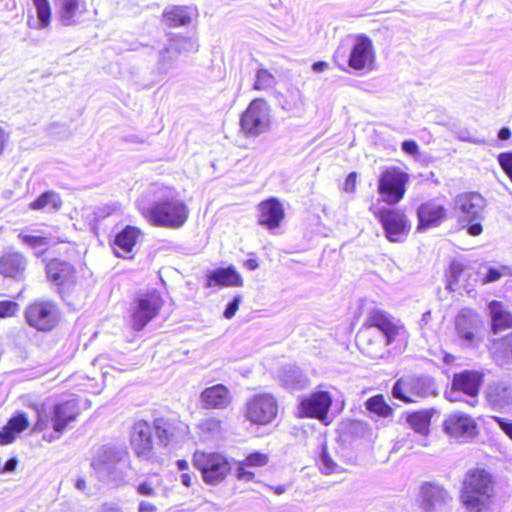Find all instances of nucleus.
Returning <instances> with one entry per match:
<instances>
[{
    "label": "nucleus",
    "mask_w": 512,
    "mask_h": 512,
    "mask_svg": "<svg viewBox=\"0 0 512 512\" xmlns=\"http://www.w3.org/2000/svg\"><path fill=\"white\" fill-rule=\"evenodd\" d=\"M200 398L204 407L211 409H225L232 401L230 390L223 384H216L204 389Z\"/></svg>",
    "instance_id": "nucleus-24"
},
{
    "label": "nucleus",
    "mask_w": 512,
    "mask_h": 512,
    "mask_svg": "<svg viewBox=\"0 0 512 512\" xmlns=\"http://www.w3.org/2000/svg\"><path fill=\"white\" fill-rule=\"evenodd\" d=\"M177 56L178 54L175 52L167 53L166 47L163 50H160L159 60L157 63L158 70L162 73L168 72L171 68H173Z\"/></svg>",
    "instance_id": "nucleus-42"
},
{
    "label": "nucleus",
    "mask_w": 512,
    "mask_h": 512,
    "mask_svg": "<svg viewBox=\"0 0 512 512\" xmlns=\"http://www.w3.org/2000/svg\"><path fill=\"white\" fill-rule=\"evenodd\" d=\"M420 498L421 507L426 512L438 511L451 500L445 489L433 483L421 486Z\"/></svg>",
    "instance_id": "nucleus-22"
},
{
    "label": "nucleus",
    "mask_w": 512,
    "mask_h": 512,
    "mask_svg": "<svg viewBox=\"0 0 512 512\" xmlns=\"http://www.w3.org/2000/svg\"><path fill=\"white\" fill-rule=\"evenodd\" d=\"M47 278L55 285L62 288H69L76 282V271L74 267L59 259H53L46 265Z\"/></svg>",
    "instance_id": "nucleus-21"
},
{
    "label": "nucleus",
    "mask_w": 512,
    "mask_h": 512,
    "mask_svg": "<svg viewBox=\"0 0 512 512\" xmlns=\"http://www.w3.org/2000/svg\"><path fill=\"white\" fill-rule=\"evenodd\" d=\"M196 9L190 6H168L163 12V22L170 27L188 25Z\"/></svg>",
    "instance_id": "nucleus-29"
},
{
    "label": "nucleus",
    "mask_w": 512,
    "mask_h": 512,
    "mask_svg": "<svg viewBox=\"0 0 512 512\" xmlns=\"http://www.w3.org/2000/svg\"><path fill=\"white\" fill-rule=\"evenodd\" d=\"M140 234L141 231L137 227L128 225L115 236L114 244L125 253H129L135 246Z\"/></svg>",
    "instance_id": "nucleus-36"
},
{
    "label": "nucleus",
    "mask_w": 512,
    "mask_h": 512,
    "mask_svg": "<svg viewBox=\"0 0 512 512\" xmlns=\"http://www.w3.org/2000/svg\"><path fill=\"white\" fill-rule=\"evenodd\" d=\"M8 142V135L4 129L0 127V156L3 154L6 144Z\"/></svg>",
    "instance_id": "nucleus-62"
},
{
    "label": "nucleus",
    "mask_w": 512,
    "mask_h": 512,
    "mask_svg": "<svg viewBox=\"0 0 512 512\" xmlns=\"http://www.w3.org/2000/svg\"><path fill=\"white\" fill-rule=\"evenodd\" d=\"M498 162L512 182V151L499 154Z\"/></svg>",
    "instance_id": "nucleus-50"
},
{
    "label": "nucleus",
    "mask_w": 512,
    "mask_h": 512,
    "mask_svg": "<svg viewBox=\"0 0 512 512\" xmlns=\"http://www.w3.org/2000/svg\"><path fill=\"white\" fill-rule=\"evenodd\" d=\"M193 465L201 472L205 483L217 485L231 471L228 459L217 452L196 451L193 455Z\"/></svg>",
    "instance_id": "nucleus-7"
},
{
    "label": "nucleus",
    "mask_w": 512,
    "mask_h": 512,
    "mask_svg": "<svg viewBox=\"0 0 512 512\" xmlns=\"http://www.w3.org/2000/svg\"><path fill=\"white\" fill-rule=\"evenodd\" d=\"M481 328L478 314L470 309H463L455 319L456 334L463 347L473 348L479 345L482 340Z\"/></svg>",
    "instance_id": "nucleus-13"
},
{
    "label": "nucleus",
    "mask_w": 512,
    "mask_h": 512,
    "mask_svg": "<svg viewBox=\"0 0 512 512\" xmlns=\"http://www.w3.org/2000/svg\"><path fill=\"white\" fill-rule=\"evenodd\" d=\"M491 418L499 426L503 433H505V435L512 440V420L499 416H492Z\"/></svg>",
    "instance_id": "nucleus-52"
},
{
    "label": "nucleus",
    "mask_w": 512,
    "mask_h": 512,
    "mask_svg": "<svg viewBox=\"0 0 512 512\" xmlns=\"http://www.w3.org/2000/svg\"><path fill=\"white\" fill-rule=\"evenodd\" d=\"M489 401L499 407L505 408L512 405V389L497 385L490 389L488 393Z\"/></svg>",
    "instance_id": "nucleus-37"
},
{
    "label": "nucleus",
    "mask_w": 512,
    "mask_h": 512,
    "mask_svg": "<svg viewBox=\"0 0 512 512\" xmlns=\"http://www.w3.org/2000/svg\"><path fill=\"white\" fill-rule=\"evenodd\" d=\"M25 318L31 327L39 331H49L57 323V308L52 302L37 301L26 308Z\"/></svg>",
    "instance_id": "nucleus-16"
},
{
    "label": "nucleus",
    "mask_w": 512,
    "mask_h": 512,
    "mask_svg": "<svg viewBox=\"0 0 512 512\" xmlns=\"http://www.w3.org/2000/svg\"><path fill=\"white\" fill-rule=\"evenodd\" d=\"M443 429L450 438L459 442H467L478 434L475 419L463 412L449 414L443 422Z\"/></svg>",
    "instance_id": "nucleus-15"
},
{
    "label": "nucleus",
    "mask_w": 512,
    "mask_h": 512,
    "mask_svg": "<svg viewBox=\"0 0 512 512\" xmlns=\"http://www.w3.org/2000/svg\"><path fill=\"white\" fill-rule=\"evenodd\" d=\"M268 456L264 453L254 452L244 459V464L251 467H263L268 463Z\"/></svg>",
    "instance_id": "nucleus-46"
},
{
    "label": "nucleus",
    "mask_w": 512,
    "mask_h": 512,
    "mask_svg": "<svg viewBox=\"0 0 512 512\" xmlns=\"http://www.w3.org/2000/svg\"><path fill=\"white\" fill-rule=\"evenodd\" d=\"M259 224L269 229L277 228L284 217V209L276 198H269L259 204Z\"/></svg>",
    "instance_id": "nucleus-25"
},
{
    "label": "nucleus",
    "mask_w": 512,
    "mask_h": 512,
    "mask_svg": "<svg viewBox=\"0 0 512 512\" xmlns=\"http://www.w3.org/2000/svg\"><path fill=\"white\" fill-rule=\"evenodd\" d=\"M242 301V298L240 295H236L227 305H226V308L224 310V317L226 319H231L235 313L237 312L238 308H239V305Z\"/></svg>",
    "instance_id": "nucleus-53"
},
{
    "label": "nucleus",
    "mask_w": 512,
    "mask_h": 512,
    "mask_svg": "<svg viewBox=\"0 0 512 512\" xmlns=\"http://www.w3.org/2000/svg\"><path fill=\"white\" fill-rule=\"evenodd\" d=\"M34 410L37 421L34 430L43 431L48 427H52L56 435H45L44 439L52 441L60 437L68 424L76 420L79 415L80 408L76 399H70L62 403L47 408L45 405H36Z\"/></svg>",
    "instance_id": "nucleus-3"
},
{
    "label": "nucleus",
    "mask_w": 512,
    "mask_h": 512,
    "mask_svg": "<svg viewBox=\"0 0 512 512\" xmlns=\"http://www.w3.org/2000/svg\"><path fill=\"white\" fill-rule=\"evenodd\" d=\"M276 84L275 77L266 69H259L254 83L255 90H267Z\"/></svg>",
    "instance_id": "nucleus-41"
},
{
    "label": "nucleus",
    "mask_w": 512,
    "mask_h": 512,
    "mask_svg": "<svg viewBox=\"0 0 512 512\" xmlns=\"http://www.w3.org/2000/svg\"><path fill=\"white\" fill-rule=\"evenodd\" d=\"M401 147L402 150L409 155H416L419 152L418 144L413 140H405Z\"/></svg>",
    "instance_id": "nucleus-57"
},
{
    "label": "nucleus",
    "mask_w": 512,
    "mask_h": 512,
    "mask_svg": "<svg viewBox=\"0 0 512 512\" xmlns=\"http://www.w3.org/2000/svg\"><path fill=\"white\" fill-rule=\"evenodd\" d=\"M96 477L105 483H119L124 480L129 467V455L122 446L103 445L91 460Z\"/></svg>",
    "instance_id": "nucleus-2"
},
{
    "label": "nucleus",
    "mask_w": 512,
    "mask_h": 512,
    "mask_svg": "<svg viewBox=\"0 0 512 512\" xmlns=\"http://www.w3.org/2000/svg\"><path fill=\"white\" fill-rule=\"evenodd\" d=\"M366 408L381 417L392 414V408L385 402L383 395H375L366 401Z\"/></svg>",
    "instance_id": "nucleus-39"
},
{
    "label": "nucleus",
    "mask_w": 512,
    "mask_h": 512,
    "mask_svg": "<svg viewBox=\"0 0 512 512\" xmlns=\"http://www.w3.org/2000/svg\"><path fill=\"white\" fill-rule=\"evenodd\" d=\"M500 348L507 358L512 359V332L502 339Z\"/></svg>",
    "instance_id": "nucleus-54"
},
{
    "label": "nucleus",
    "mask_w": 512,
    "mask_h": 512,
    "mask_svg": "<svg viewBox=\"0 0 512 512\" xmlns=\"http://www.w3.org/2000/svg\"><path fill=\"white\" fill-rule=\"evenodd\" d=\"M376 334L380 336L378 344L387 346L392 344L399 336L404 334L402 326L398 325L393 318L381 310H373L367 319V327L357 335V341L360 345L372 344L370 336Z\"/></svg>",
    "instance_id": "nucleus-5"
},
{
    "label": "nucleus",
    "mask_w": 512,
    "mask_h": 512,
    "mask_svg": "<svg viewBox=\"0 0 512 512\" xmlns=\"http://www.w3.org/2000/svg\"><path fill=\"white\" fill-rule=\"evenodd\" d=\"M19 310V305L11 300L0 301V318L14 316Z\"/></svg>",
    "instance_id": "nucleus-48"
},
{
    "label": "nucleus",
    "mask_w": 512,
    "mask_h": 512,
    "mask_svg": "<svg viewBox=\"0 0 512 512\" xmlns=\"http://www.w3.org/2000/svg\"><path fill=\"white\" fill-rule=\"evenodd\" d=\"M445 208L435 202L423 203L417 210L418 230L423 231L439 225L445 218Z\"/></svg>",
    "instance_id": "nucleus-27"
},
{
    "label": "nucleus",
    "mask_w": 512,
    "mask_h": 512,
    "mask_svg": "<svg viewBox=\"0 0 512 512\" xmlns=\"http://www.w3.org/2000/svg\"><path fill=\"white\" fill-rule=\"evenodd\" d=\"M435 392V383L430 377H404L392 388L394 398L403 402H414L413 396L426 397Z\"/></svg>",
    "instance_id": "nucleus-12"
},
{
    "label": "nucleus",
    "mask_w": 512,
    "mask_h": 512,
    "mask_svg": "<svg viewBox=\"0 0 512 512\" xmlns=\"http://www.w3.org/2000/svg\"><path fill=\"white\" fill-rule=\"evenodd\" d=\"M409 175L397 167H389L383 170L378 180V193L381 199L395 205L402 200L406 192V184Z\"/></svg>",
    "instance_id": "nucleus-8"
},
{
    "label": "nucleus",
    "mask_w": 512,
    "mask_h": 512,
    "mask_svg": "<svg viewBox=\"0 0 512 512\" xmlns=\"http://www.w3.org/2000/svg\"><path fill=\"white\" fill-rule=\"evenodd\" d=\"M281 381L288 389H301L307 385V378L296 366H285L281 373Z\"/></svg>",
    "instance_id": "nucleus-34"
},
{
    "label": "nucleus",
    "mask_w": 512,
    "mask_h": 512,
    "mask_svg": "<svg viewBox=\"0 0 512 512\" xmlns=\"http://www.w3.org/2000/svg\"><path fill=\"white\" fill-rule=\"evenodd\" d=\"M18 238L32 249H44L48 245V239L42 236L20 233Z\"/></svg>",
    "instance_id": "nucleus-44"
},
{
    "label": "nucleus",
    "mask_w": 512,
    "mask_h": 512,
    "mask_svg": "<svg viewBox=\"0 0 512 512\" xmlns=\"http://www.w3.org/2000/svg\"><path fill=\"white\" fill-rule=\"evenodd\" d=\"M488 308L494 334H498L502 330L512 327V313L507 311L501 302L494 300L489 303Z\"/></svg>",
    "instance_id": "nucleus-31"
},
{
    "label": "nucleus",
    "mask_w": 512,
    "mask_h": 512,
    "mask_svg": "<svg viewBox=\"0 0 512 512\" xmlns=\"http://www.w3.org/2000/svg\"><path fill=\"white\" fill-rule=\"evenodd\" d=\"M131 446L139 457L148 458L153 450L152 427L147 421L134 423L130 434Z\"/></svg>",
    "instance_id": "nucleus-19"
},
{
    "label": "nucleus",
    "mask_w": 512,
    "mask_h": 512,
    "mask_svg": "<svg viewBox=\"0 0 512 512\" xmlns=\"http://www.w3.org/2000/svg\"><path fill=\"white\" fill-rule=\"evenodd\" d=\"M156 511H157L156 506L149 502L141 501L139 503L138 512H156Z\"/></svg>",
    "instance_id": "nucleus-60"
},
{
    "label": "nucleus",
    "mask_w": 512,
    "mask_h": 512,
    "mask_svg": "<svg viewBox=\"0 0 512 512\" xmlns=\"http://www.w3.org/2000/svg\"><path fill=\"white\" fill-rule=\"evenodd\" d=\"M248 465L244 464V460L237 463V467L235 469V476L239 481H252L255 477L253 471L249 470Z\"/></svg>",
    "instance_id": "nucleus-49"
},
{
    "label": "nucleus",
    "mask_w": 512,
    "mask_h": 512,
    "mask_svg": "<svg viewBox=\"0 0 512 512\" xmlns=\"http://www.w3.org/2000/svg\"><path fill=\"white\" fill-rule=\"evenodd\" d=\"M319 461H320V469L324 474L333 473L337 467V464L329 456L326 446L322 447Z\"/></svg>",
    "instance_id": "nucleus-45"
},
{
    "label": "nucleus",
    "mask_w": 512,
    "mask_h": 512,
    "mask_svg": "<svg viewBox=\"0 0 512 512\" xmlns=\"http://www.w3.org/2000/svg\"><path fill=\"white\" fill-rule=\"evenodd\" d=\"M329 68V63L325 61H317L312 64V70L316 73H321Z\"/></svg>",
    "instance_id": "nucleus-61"
},
{
    "label": "nucleus",
    "mask_w": 512,
    "mask_h": 512,
    "mask_svg": "<svg viewBox=\"0 0 512 512\" xmlns=\"http://www.w3.org/2000/svg\"><path fill=\"white\" fill-rule=\"evenodd\" d=\"M410 427L418 434L426 437L429 434L430 416L427 412H414L407 416Z\"/></svg>",
    "instance_id": "nucleus-38"
},
{
    "label": "nucleus",
    "mask_w": 512,
    "mask_h": 512,
    "mask_svg": "<svg viewBox=\"0 0 512 512\" xmlns=\"http://www.w3.org/2000/svg\"><path fill=\"white\" fill-rule=\"evenodd\" d=\"M375 217L381 223L386 238L390 242H403L410 226L403 212L397 209L381 207L374 211Z\"/></svg>",
    "instance_id": "nucleus-11"
},
{
    "label": "nucleus",
    "mask_w": 512,
    "mask_h": 512,
    "mask_svg": "<svg viewBox=\"0 0 512 512\" xmlns=\"http://www.w3.org/2000/svg\"><path fill=\"white\" fill-rule=\"evenodd\" d=\"M17 464H18V461L16 458H10L8 459L4 465L0 468V473H8V472H12L16 469L17 467Z\"/></svg>",
    "instance_id": "nucleus-59"
},
{
    "label": "nucleus",
    "mask_w": 512,
    "mask_h": 512,
    "mask_svg": "<svg viewBox=\"0 0 512 512\" xmlns=\"http://www.w3.org/2000/svg\"><path fill=\"white\" fill-rule=\"evenodd\" d=\"M270 126V110L264 99H254L241 115V131L247 137L265 133Z\"/></svg>",
    "instance_id": "nucleus-9"
},
{
    "label": "nucleus",
    "mask_w": 512,
    "mask_h": 512,
    "mask_svg": "<svg viewBox=\"0 0 512 512\" xmlns=\"http://www.w3.org/2000/svg\"><path fill=\"white\" fill-rule=\"evenodd\" d=\"M375 62V50L372 40L359 34L355 37L348 56V65L356 71L372 70Z\"/></svg>",
    "instance_id": "nucleus-17"
},
{
    "label": "nucleus",
    "mask_w": 512,
    "mask_h": 512,
    "mask_svg": "<svg viewBox=\"0 0 512 512\" xmlns=\"http://www.w3.org/2000/svg\"><path fill=\"white\" fill-rule=\"evenodd\" d=\"M55 5L65 26L78 24L86 11L85 0H55Z\"/></svg>",
    "instance_id": "nucleus-26"
},
{
    "label": "nucleus",
    "mask_w": 512,
    "mask_h": 512,
    "mask_svg": "<svg viewBox=\"0 0 512 512\" xmlns=\"http://www.w3.org/2000/svg\"><path fill=\"white\" fill-rule=\"evenodd\" d=\"M28 425L29 421L25 413H17L11 417L8 423L0 430V445L12 443L16 435L24 431Z\"/></svg>",
    "instance_id": "nucleus-30"
},
{
    "label": "nucleus",
    "mask_w": 512,
    "mask_h": 512,
    "mask_svg": "<svg viewBox=\"0 0 512 512\" xmlns=\"http://www.w3.org/2000/svg\"><path fill=\"white\" fill-rule=\"evenodd\" d=\"M356 177L357 174L355 172H351L346 177L345 183H344V190L346 192H353L356 187Z\"/></svg>",
    "instance_id": "nucleus-58"
},
{
    "label": "nucleus",
    "mask_w": 512,
    "mask_h": 512,
    "mask_svg": "<svg viewBox=\"0 0 512 512\" xmlns=\"http://www.w3.org/2000/svg\"><path fill=\"white\" fill-rule=\"evenodd\" d=\"M482 380L483 374L474 370H464L454 374L452 378L453 387L458 388L462 394L472 398L471 401H467L471 406H474L477 402L476 397L479 393Z\"/></svg>",
    "instance_id": "nucleus-20"
},
{
    "label": "nucleus",
    "mask_w": 512,
    "mask_h": 512,
    "mask_svg": "<svg viewBox=\"0 0 512 512\" xmlns=\"http://www.w3.org/2000/svg\"><path fill=\"white\" fill-rule=\"evenodd\" d=\"M62 201L60 195L54 191H46L30 203L32 210H42L46 212L58 211L61 208Z\"/></svg>",
    "instance_id": "nucleus-33"
},
{
    "label": "nucleus",
    "mask_w": 512,
    "mask_h": 512,
    "mask_svg": "<svg viewBox=\"0 0 512 512\" xmlns=\"http://www.w3.org/2000/svg\"><path fill=\"white\" fill-rule=\"evenodd\" d=\"M462 265L453 262L449 268L448 288L455 290L454 285L458 283V277L462 273Z\"/></svg>",
    "instance_id": "nucleus-51"
},
{
    "label": "nucleus",
    "mask_w": 512,
    "mask_h": 512,
    "mask_svg": "<svg viewBox=\"0 0 512 512\" xmlns=\"http://www.w3.org/2000/svg\"><path fill=\"white\" fill-rule=\"evenodd\" d=\"M163 300L158 291L139 295L131 304V324L136 331L142 330L159 313Z\"/></svg>",
    "instance_id": "nucleus-10"
},
{
    "label": "nucleus",
    "mask_w": 512,
    "mask_h": 512,
    "mask_svg": "<svg viewBox=\"0 0 512 512\" xmlns=\"http://www.w3.org/2000/svg\"><path fill=\"white\" fill-rule=\"evenodd\" d=\"M333 398L327 391H316L303 398L299 406L301 417L316 418L324 421L332 405Z\"/></svg>",
    "instance_id": "nucleus-18"
},
{
    "label": "nucleus",
    "mask_w": 512,
    "mask_h": 512,
    "mask_svg": "<svg viewBox=\"0 0 512 512\" xmlns=\"http://www.w3.org/2000/svg\"><path fill=\"white\" fill-rule=\"evenodd\" d=\"M493 494L490 474L484 469L467 473L461 492L463 505L469 512H481Z\"/></svg>",
    "instance_id": "nucleus-4"
},
{
    "label": "nucleus",
    "mask_w": 512,
    "mask_h": 512,
    "mask_svg": "<svg viewBox=\"0 0 512 512\" xmlns=\"http://www.w3.org/2000/svg\"><path fill=\"white\" fill-rule=\"evenodd\" d=\"M153 427L159 442L166 446L176 435L177 421L171 418L160 417L154 420Z\"/></svg>",
    "instance_id": "nucleus-32"
},
{
    "label": "nucleus",
    "mask_w": 512,
    "mask_h": 512,
    "mask_svg": "<svg viewBox=\"0 0 512 512\" xmlns=\"http://www.w3.org/2000/svg\"><path fill=\"white\" fill-rule=\"evenodd\" d=\"M36 8L38 25L36 28L43 29L49 26L51 20V7L48 0H33Z\"/></svg>",
    "instance_id": "nucleus-40"
},
{
    "label": "nucleus",
    "mask_w": 512,
    "mask_h": 512,
    "mask_svg": "<svg viewBox=\"0 0 512 512\" xmlns=\"http://www.w3.org/2000/svg\"><path fill=\"white\" fill-rule=\"evenodd\" d=\"M200 429L206 438L215 437L221 432V421L216 418L205 419L200 424Z\"/></svg>",
    "instance_id": "nucleus-43"
},
{
    "label": "nucleus",
    "mask_w": 512,
    "mask_h": 512,
    "mask_svg": "<svg viewBox=\"0 0 512 512\" xmlns=\"http://www.w3.org/2000/svg\"><path fill=\"white\" fill-rule=\"evenodd\" d=\"M485 208L486 200L479 193H462L455 198V209L459 220L464 226H467V232L471 236H478L482 233Z\"/></svg>",
    "instance_id": "nucleus-6"
},
{
    "label": "nucleus",
    "mask_w": 512,
    "mask_h": 512,
    "mask_svg": "<svg viewBox=\"0 0 512 512\" xmlns=\"http://www.w3.org/2000/svg\"><path fill=\"white\" fill-rule=\"evenodd\" d=\"M509 274V268L501 266L500 268L489 267L483 279V283H491L499 280L501 277Z\"/></svg>",
    "instance_id": "nucleus-47"
},
{
    "label": "nucleus",
    "mask_w": 512,
    "mask_h": 512,
    "mask_svg": "<svg viewBox=\"0 0 512 512\" xmlns=\"http://www.w3.org/2000/svg\"><path fill=\"white\" fill-rule=\"evenodd\" d=\"M243 285L240 274L233 267L217 268L207 275L206 287H238Z\"/></svg>",
    "instance_id": "nucleus-28"
},
{
    "label": "nucleus",
    "mask_w": 512,
    "mask_h": 512,
    "mask_svg": "<svg viewBox=\"0 0 512 512\" xmlns=\"http://www.w3.org/2000/svg\"><path fill=\"white\" fill-rule=\"evenodd\" d=\"M137 492L142 496H154L156 494L154 486L149 481H144L137 486Z\"/></svg>",
    "instance_id": "nucleus-55"
},
{
    "label": "nucleus",
    "mask_w": 512,
    "mask_h": 512,
    "mask_svg": "<svg viewBox=\"0 0 512 512\" xmlns=\"http://www.w3.org/2000/svg\"><path fill=\"white\" fill-rule=\"evenodd\" d=\"M193 475L187 472H184L180 475V481L185 487L192 486Z\"/></svg>",
    "instance_id": "nucleus-63"
},
{
    "label": "nucleus",
    "mask_w": 512,
    "mask_h": 512,
    "mask_svg": "<svg viewBox=\"0 0 512 512\" xmlns=\"http://www.w3.org/2000/svg\"><path fill=\"white\" fill-rule=\"evenodd\" d=\"M27 259L19 252L9 251L0 257V274L15 280L24 279Z\"/></svg>",
    "instance_id": "nucleus-23"
},
{
    "label": "nucleus",
    "mask_w": 512,
    "mask_h": 512,
    "mask_svg": "<svg viewBox=\"0 0 512 512\" xmlns=\"http://www.w3.org/2000/svg\"><path fill=\"white\" fill-rule=\"evenodd\" d=\"M198 47L199 44L197 39L192 37H183L181 35H176L169 39V42L166 45V52H175L178 55L183 53H193L198 50Z\"/></svg>",
    "instance_id": "nucleus-35"
},
{
    "label": "nucleus",
    "mask_w": 512,
    "mask_h": 512,
    "mask_svg": "<svg viewBox=\"0 0 512 512\" xmlns=\"http://www.w3.org/2000/svg\"><path fill=\"white\" fill-rule=\"evenodd\" d=\"M277 415V403L270 394H258L249 399L245 406V417L252 423L266 425Z\"/></svg>",
    "instance_id": "nucleus-14"
},
{
    "label": "nucleus",
    "mask_w": 512,
    "mask_h": 512,
    "mask_svg": "<svg viewBox=\"0 0 512 512\" xmlns=\"http://www.w3.org/2000/svg\"><path fill=\"white\" fill-rule=\"evenodd\" d=\"M510 137H511V131H510V129H509V128H507V127H503V128H501V129L499 130V132H498V138H499L500 140L505 141V140H508Z\"/></svg>",
    "instance_id": "nucleus-64"
},
{
    "label": "nucleus",
    "mask_w": 512,
    "mask_h": 512,
    "mask_svg": "<svg viewBox=\"0 0 512 512\" xmlns=\"http://www.w3.org/2000/svg\"><path fill=\"white\" fill-rule=\"evenodd\" d=\"M140 213L157 227L180 228L188 219L189 209L171 187L153 183L136 201Z\"/></svg>",
    "instance_id": "nucleus-1"
},
{
    "label": "nucleus",
    "mask_w": 512,
    "mask_h": 512,
    "mask_svg": "<svg viewBox=\"0 0 512 512\" xmlns=\"http://www.w3.org/2000/svg\"><path fill=\"white\" fill-rule=\"evenodd\" d=\"M445 397L450 402L463 401L462 393L460 392V390H458V388L453 387V381L451 382L450 389L445 392Z\"/></svg>",
    "instance_id": "nucleus-56"
}]
</instances>
